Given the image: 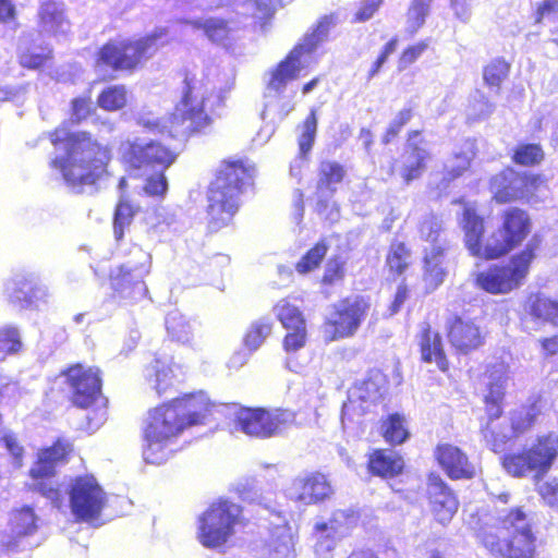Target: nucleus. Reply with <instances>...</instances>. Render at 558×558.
Listing matches in <instances>:
<instances>
[{"label":"nucleus","mask_w":558,"mask_h":558,"mask_svg":"<svg viewBox=\"0 0 558 558\" xmlns=\"http://www.w3.org/2000/svg\"><path fill=\"white\" fill-rule=\"evenodd\" d=\"M213 408L207 396L198 392L185 395L150 411L144 429V460L150 464L167 461L172 440L186 427L204 424Z\"/></svg>","instance_id":"f257e3e1"},{"label":"nucleus","mask_w":558,"mask_h":558,"mask_svg":"<svg viewBox=\"0 0 558 558\" xmlns=\"http://www.w3.org/2000/svg\"><path fill=\"white\" fill-rule=\"evenodd\" d=\"M54 146L56 156L51 167L58 170L65 182L76 193L84 186L94 185L106 172L109 153L92 140L86 132H68L57 129L48 135Z\"/></svg>","instance_id":"f03ea898"},{"label":"nucleus","mask_w":558,"mask_h":558,"mask_svg":"<svg viewBox=\"0 0 558 558\" xmlns=\"http://www.w3.org/2000/svg\"><path fill=\"white\" fill-rule=\"evenodd\" d=\"M331 23L328 16L322 19L311 34H306L282 61L265 74L263 119L272 116L282 120L294 109L291 100L284 97L287 86L316 62L314 52L327 37Z\"/></svg>","instance_id":"7ed1b4c3"},{"label":"nucleus","mask_w":558,"mask_h":558,"mask_svg":"<svg viewBox=\"0 0 558 558\" xmlns=\"http://www.w3.org/2000/svg\"><path fill=\"white\" fill-rule=\"evenodd\" d=\"M222 104V98L216 94L208 82L195 75H186L182 90V99L175 106L170 125L159 119L143 118L141 124L153 132L167 133L174 137L198 131L210 122V113Z\"/></svg>","instance_id":"20e7f679"},{"label":"nucleus","mask_w":558,"mask_h":558,"mask_svg":"<svg viewBox=\"0 0 558 558\" xmlns=\"http://www.w3.org/2000/svg\"><path fill=\"white\" fill-rule=\"evenodd\" d=\"M462 226L465 233V245L470 253L474 256L493 259L507 254L526 238L530 231V218L520 208L507 209L504 214L502 227L494 232L484 245L481 243L484 221L473 207L464 206Z\"/></svg>","instance_id":"39448f33"},{"label":"nucleus","mask_w":558,"mask_h":558,"mask_svg":"<svg viewBox=\"0 0 558 558\" xmlns=\"http://www.w3.org/2000/svg\"><path fill=\"white\" fill-rule=\"evenodd\" d=\"M255 167L248 160L226 161L220 166L207 194L211 229L227 226L240 207V197L252 185Z\"/></svg>","instance_id":"423d86ee"},{"label":"nucleus","mask_w":558,"mask_h":558,"mask_svg":"<svg viewBox=\"0 0 558 558\" xmlns=\"http://www.w3.org/2000/svg\"><path fill=\"white\" fill-rule=\"evenodd\" d=\"M495 531L492 527L480 530L477 537L484 547L500 558H533L535 536L527 515L521 508L501 512Z\"/></svg>","instance_id":"0eeeda50"},{"label":"nucleus","mask_w":558,"mask_h":558,"mask_svg":"<svg viewBox=\"0 0 558 558\" xmlns=\"http://www.w3.org/2000/svg\"><path fill=\"white\" fill-rule=\"evenodd\" d=\"M558 458V434L539 435L519 450L501 459L505 471L513 477H532L541 481Z\"/></svg>","instance_id":"6e6552de"},{"label":"nucleus","mask_w":558,"mask_h":558,"mask_svg":"<svg viewBox=\"0 0 558 558\" xmlns=\"http://www.w3.org/2000/svg\"><path fill=\"white\" fill-rule=\"evenodd\" d=\"M63 375L70 385L73 403L84 409L93 408L86 415L89 428H98L107 418V400L101 393L99 369L75 364L69 367Z\"/></svg>","instance_id":"1a4fd4ad"},{"label":"nucleus","mask_w":558,"mask_h":558,"mask_svg":"<svg viewBox=\"0 0 558 558\" xmlns=\"http://www.w3.org/2000/svg\"><path fill=\"white\" fill-rule=\"evenodd\" d=\"M151 254L133 245L129 258L110 271V286L114 296L125 302H137L147 293L144 278L150 272Z\"/></svg>","instance_id":"9d476101"},{"label":"nucleus","mask_w":558,"mask_h":558,"mask_svg":"<svg viewBox=\"0 0 558 558\" xmlns=\"http://www.w3.org/2000/svg\"><path fill=\"white\" fill-rule=\"evenodd\" d=\"M539 241L533 238L526 247L514 255L507 265H494L476 276V283L493 294L508 293L520 287L529 274L530 264L535 257Z\"/></svg>","instance_id":"9b49d317"},{"label":"nucleus","mask_w":558,"mask_h":558,"mask_svg":"<svg viewBox=\"0 0 558 558\" xmlns=\"http://www.w3.org/2000/svg\"><path fill=\"white\" fill-rule=\"evenodd\" d=\"M242 521V509L229 500L214 502L202 514L198 523V539L207 548L225 545Z\"/></svg>","instance_id":"f8f14e48"},{"label":"nucleus","mask_w":558,"mask_h":558,"mask_svg":"<svg viewBox=\"0 0 558 558\" xmlns=\"http://www.w3.org/2000/svg\"><path fill=\"white\" fill-rule=\"evenodd\" d=\"M165 35L163 29L136 41L112 44L109 43L101 48L97 59L96 68L100 71L104 66L113 70H126L136 66L143 59L153 56L158 47L159 40Z\"/></svg>","instance_id":"ddd939ff"},{"label":"nucleus","mask_w":558,"mask_h":558,"mask_svg":"<svg viewBox=\"0 0 558 558\" xmlns=\"http://www.w3.org/2000/svg\"><path fill=\"white\" fill-rule=\"evenodd\" d=\"M71 450L70 442L58 440L38 453V459L29 471L33 481L31 488L48 498L58 509L63 506L64 498L53 481L54 470L59 463L65 461Z\"/></svg>","instance_id":"4468645a"},{"label":"nucleus","mask_w":558,"mask_h":558,"mask_svg":"<svg viewBox=\"0 0 558 558\" xmlns=\"http://www.w3.org/2000/svg\"><path fill=\"white\" fill-rule=\"evenodd\" d=\"M69 506L77 521L92 522L100 517L107 494L93 475L72 478L66 487Z\"/></svg>","instance_id":"2eb2a0df"},{"label":"nucleus","mask_w":558,"mask_h":558,"mask_svg":"<svg viewBox=\"0 0 558 558\" xmlns=\"http://www.w3.org/2000/svg\"><path fill=\"white\" fill-rule=\"evenodd\" d=\"M295 421V414L291 410H265V409H240L236 412V426L244 434L257 437L269 438L281 434Z\"/></svg>","instance_id":"dca6fc26"},{"label":"nucleus","mask_w":558,"mask_h":558,"mask_svg":"<svg viewBox=\"0 0 558 558\" xmlns=\"http://www.w3.org/2000/svg\"><path fill=\"white\" fill-rule=\"evenodd\" d=\"M368 304L361 296H351L333 305L326 318L325 337L332 341L353 336L363 322Z\"/></svg>","instance_id":"f3484780"},{"label":"nucleus","mask_w":558,"mask_h":558,"mask_svg":"<svg viewBox=\"0 0 558 558\" xmlns=\"http://www.w3.org/2000/svg\"><path fill=\"white\" fill-rule=\"evenodd\" d=\"M124 161L134 169L165 170L175 159V155L155 140L135 138L121 145Z\"/></svg>","instance_id":"a211bd4d"},{"label":"nucleus","mask_w":558,"mask_h":558,"mask_svg":"<svg viewBox=\"0 0 558 558\" xmlns=\"http://www.w3.org/2000/svg\"><path fill=\"white\" fill-rule=\"evenodd\" d=\"M8 301L22 310H37L47 304L50 293L39 276L33 271L15 274L4 286Z\"/></svg>","instance_id":"6ab92c4d"},{"label":"nucleus","mask_w":558,"mask_h":558,"mask_svg":"<svg viewBox=\"0 0 558 558\" xmlns=\"http://www.w3.org/2000/svg\"><path fill=\"white\" fill-rule=\"evenodd\" d=\"M290 499L303 505H317L333 495L328 477L320 472H304L298 475L287 489Z\"/></svg>","instance_id":"aec40b11"},{"label":"nucleus","mask_w":558,"mask_h":558,"mask_svg":"<svg viewBox=\"0 0 558 558\" xmlns=\"http://www.w3.org/2000/svg\"><path fill=\"white\" fill-rule=\"evenodd\" d=\"M38 520L34 510L28 506L14 510L10 518V534L1 542L0 554L15 553L32 547L26 538L37 531Z\"/></svg>","instance_id":"412c9836"},{"label":"nucleus","mask_w":558,"mask_h":558,"mask_svg":"<svg viewBox=\"0 0 558 558\" xmlns=\"http://www.w3.org/2000/svg\"><path fill=\"white\" fill-rule=\"evenodd\" d=\"M535 179L520 174L512 169H506L493 177L490 190L498 203H507L526 197L534 186Z\"/></svg>","instance_id":"4be33fe9"},{"label":"nucleus","mask_w":558,"mask_h":558,"mask_svg":"<svg viewBox=\"0 0 558 558\" xmlns=\"http://www.w3.org/2000/svg\"><path fill=\"white\" fill-rule=\"evenodd\" d=\"M427 495L436 520L442 525L448 524L457 512L459 504L452 490L438 474L428 475Z\"/></svg>","instance_id":"5701e85b"},{"label":"nucleus","mask_w":558,"mask_h":558,"mask_svg":"<svg viewBox=\"0 0 558 558\" xmlns=\"http://www.w3.org/2000/svg\"><path fill=\"white\" fill-rule=\"evenodd\" d=\"M435 458L451 480H471L476 476V465L457 446L450 444L438 445L435 449Z\"/></svg>","instance_id":"b1692460"},{"label":"nucleus","mask_w":558,"mask_h":558,"mask_svg":"<svg viewBox=\"0 0 558 558\" xmlns=\"http://www.w3.org/2000/svg\"><path fill=\"white\" fill-rule=\"evenodd\" d=\"M418 132L410 133L405 148L400 157L399 173L402 179L410 183L418 179L426 169V162L430 157L427 143L418 137Z\"/></svg>","instance_id":"393cba45"},{"label":"nucleus","mask_w":558,"mask_h":558,"mask_svg":"<svg viewBox=\"0 0 558 558\" xmlns=\"http://www.w3.org/2000/svg\"><path fill=\"white\" fill-rule=\"evenodd\" d=\"M539 414L538 408L533 404L529 409H522L519 411H514L511 414V428L507 432L501 433L500 435H496L495 432L489 429L487 426L485 432V438L487 442L490 445L492 450L497 452L501 450L502 446L507 440L511 439L513 436L519 435L531 428Z\"/></svg>","instance_id":"a878e982"},{"label":"nucleus","mask_w":558,"mask_h":558,"mask_svg":"<svg viewBox=\"0 0 558 558\" xmlns=\"http://www.w3.org/2000/svg\"><path fill=\"white\" fill-rule=\"evenodd\" d=\"M40 34L27 33L20 37L17 57L20 64L27 69H39L52 58V49L39 40Z\"/></svg>","instance_id":"bb28decb"},{"label":"nucleus","mask_w":558,"mask_h":558,"mask_svg":"<svg viewBox=\"0 0 558 558\" xmlns=\"http://www.w3.org/2000/svg\"><path fill=\"white\" fill-rule=\"evenodd\" d=\"M448 338L451 345L461 353L476 350L484 342L480 327L472 320L461 317H456L450 324Z\"/></svg>","instance_id":"cd10ccee"},{"label":"nucleus","mask_w":558,"mask_h":558,"mask_svg":"<svg viewBox=\"0 0 558 558\" xmlns=\"http://www.w3.org/2000/svg\"><path fill=\"white\" fill-rule=\"evenodd\" d=\"M40 33L51 36L65 35L70 31V21L62 2L47 0L38 10Z\"/></svg>","instance_id":"c85d7f7f"},{"label":"nucleus","mask_w":558,"mask_h":558,"mask_svg":"<svg viewBox=\"0 0 558 558\" xmlns=\"http://www.w3.org/2000/svg\"><path fill=\"white\" fill-rule=\"evenodd\" d=\"M506 381L507 376L504 365H496L489 371L485 403L487 415L492 421L501 415V401L505 395Z\"/></svg>","instance_id":"c756f323"},{"label":"nucleus","mask_w":558,"mask_h":558,"mask_svg":"<svg viewBox=\"0 0 558 558\" xmlns=\"http://www.w3.org/2000/svg\"><path fill=\"white\" fill-rule=\"evenodd\" d=\"M446 250L447 247L442 244L425 248L424 281L429 290H435L444 282L446 276V270L444 268Z\"/></svg>","instance_id":"7c9ffc66"},{"label":"nucleus","mask_w":558,"mask_h":558,"mask_svg":"<svg viewBox=\"0 0 558 558\" xmlns=\"http://www.w3.org/2000/svg\"><path fill=\"white\" fill-rule=\"evenodd\" d=\"M385 377L376 371L372 372L367 379L357 383L349 390V401L354 403L361 401L362 403H375L385 392Z\"/></svg>","instance_id":"2f4dec72"},{"label":"nucleus","mask_w":558,"mask_h":558,"mask_svg":"<svg viewBox=\"0 0 558 558\" xmlns=\"http://www.w3.org/2000/svg\"><path fill=\"white\" fill-rule=\"evenodd\" d=\"M403 466L402 458L392 450H377L368 461L371 472L383 477L396 476Z\"/></svg>","instance_id":"473e14b6"},{"label":"nucleus","mask_w":558,"mask_h":558,"mask_svg":"<svg viewBox=\"0 0 558 558\" xmlns=\"http://www.w3.org/2000/svg\"><path fill=\"white\" fill-rule=\"evenodd\" d=\"M267 558H294V542L290 527L277 526L267 544Z\"/></svg>","instance_id":"72a5a7b5"},{"label":"nucleus","mask_w":558,"mask_h":558,"mask_svg":"<svg viewBox=\"0 0 558 558\" xmlns=\"http://www.w3.org/2000/svg\"><path fill=\"white\" fill-rule=\"evenodd\" d=\"M420 345L422 359L425 362H435L441 371L447 368L448 362L438 333L432 332L429 328L423 330Z\"/></svg>","instance_id":"f704fd0d"},{"label":"nucleus","mask_w":558,"mask_h":558,"mask_svg":"<svg viewBox=\"0 0 558 558\" xmlns=\"http://www.w3.org/2000/svg\"><path fill=\"white\" fill-rule=\"evenodd\" d=\"M145 378L158 396H161L172 386L173 374L167 361L155 359L145 368Z\"/></svg>","instance_id":"c9c22d12"},{"label":"nucleus","mask_w":558,"mask_h":558,"mask_svg":"<svg viewBox=\"0 0 558 558\" xmlns=\"http://www.w3.org/2000/svg\"><path fill=\"white\" fill-rule=\"evenodd\" d=\"M360 515L353 509H339L332 512L330 519L327 522H320L325 524L326 530L337 535L340 538H344L356 527Z\"/></svg>","instance_id":"e433bc0d"},{"label":"nucleus","mask_w":558,"mask_h":558,"mask_svg":"<svg viewBox=\"0 0 558 558\" xmlns=\"http://www.w3.org/2000/svg\"><path fill=\"white\" fill-rule=\"evenodd\" d=\"M166 329L172 340L181 343L190 342L194 331L192 323L178 310L168 313Z\"/></svg>","instance_id":"4c0bfd02"},{"label":"nucleus","mask_w":558,"mask_h":558,"mask_svg":"<svg viewBox=\"0 0 558 558\" xmlns=\"http://www.w3.org/2000/svg\"><path fill=\"white\" fill-rule=\"evenodd\" d=\"M345 171L341 165L335 161H324L319 168L317 192L333 194L336 185L344 178Z\"/></svg>","instance_id":"58836bf2"},{"label":"nucleus","mask_w":558,"mask_h":558,"mask_svg":"<svg viewBox=\"0 0 558 558\" xmlns=\"http://www.w3.org/2000/svg\"><path fill=\"white\" fill-rule=\"evenodd\" d=\"M527 308L533 318L558 326V302L544 295H536L530 299Z\"/></svg>","instance_id":"ea45409f"},{"label":"nucleus","mask_w":558,"mask_h":558,"mask_svg":"<svg viewBox=\"0 0 558 558\" xmlns=\"http://www.w3.org/2000/svg\"><path fill=\"white\" fill-rule=\"evenodd\" d=\"M271 330L272 324L269 318L263 317L253 322L243 338L245 350L250 353L258 350L267 337L271 333Z\"/></svg>","instance_id":"a19ab883"},{"label":"nucleus","mask_w":558,"mask_h":558,"mask_svg":"<svg viewBox=\"0 0 558 558\" xmlns=\"http://www.w3.org/2000/svg\"><path fill=\"white\" fill-rule=\"evenodd\" d=\"M313 535L315 537V557L333 558V550L342 538L327 531L323 523H315L313 527Z\"/></svg>","instance_id":"79ce46f5"},{"label":"nucleus","mask_w":558,"mask_h":558,"mask_svg":"<svg viewBox=\"0 0 558 558\" xmlns=\"http://www.w3.org/2000/svg\"><path fill=\"white\" fill-rule=\"evenodd\" d=\"M274 311L284 329L306 326L300 307L290 299H283L279 301L274 307Z\"/></svg>","instance_id":"37998d69"},{"label":"nucleus","mask_w":558,"mask_h":558,"mask_svg":"<svg viewBox=\"0 0 558 558\" xmlns=\"http://www.w3.org/2000/svg\"><path fill=\"white\" fill-rule=\"evenodd\" d=\"M442 231V219L433 213L424 215L418 223L420 236L422 240L429 242L430 247L437 244H442L447 247L446 242L441 239Z\"/></svg>","instance_id":"c03bdc74"},{"label":"nucleus","mask_w":558,"mask_h":558,"mask_svg":"<svg viewBox=\"0 0 558 558\" xmlns=\"http://www.w3.org/2000/svg\"><path fill=\"white\" fill-rule=\"evenodd\" d=\"M432 0H413L407 13L405 32L411 36L424 25L429 14Z\"/></svg>","instance_id":"a18cd8bd"},{"label":"nucleus","mask_w":558,"mask_h":558,"mask_svg":"<svg viewBox=\"0 0 558 558\" xmlns=\"http://www.w3.org/2000/svg\"><path fill=\"white\" fill-rule=\"evenodd\" d=\"M299 136V153L302 156H306L315 142L317 132V117L315 109H312L310 114L306 117L304 122L298 128Z\"/></svg>","instance_id":"49530a36"},{"label":"nucleus","mask_w":558,"mask_h":558,"mask_svg":"<svg viewBox=\"0 0 558 558\" xmlns=\"http://www.w3.org/2000/svg\"><path fill=\"white\" fill-rule=\"evenodd\" d=\"M384 438L391 445H400L409 437L404 425V418L399 414H391L381 426Z\"/></svg>","instance_id":"de8ad7c7"},{"label":"nucleus","mask_w":558,"mask_h":558,"mask_svg":"<svg viewBox=\"0 0 558 558\" xmlns=\"http://www.w3.org/2000/svg\"><path fill=\"white\" fill-rule=\"evenodd\" d=\"M329 245L326 240L319 241L312 247L296 264L295 268L300 274H307L317 268L328 252Z\"/></svg>","instance_id":"09e8293b"},{"label":"nucleus","mask_w":558,"mask_h":558,"mask_svg":"<svg viewBox=\"0 0 558 558\" xmlns=\"http://www.w3.org/2000/svg\"><path fill=\"white\" fill-rule=\"evenodd\" d=\"M21 348V335L15 326L8 325L0 328V361L9 354L19 352Z\"/></svg>","instance_id":"8fccbe9b"},{"label":"nucleus","mask_w":558,"mask_h":558,"mask_svg":"<svg viewBox=\"0 0 558 558\" xmlns=\"http://www.w3.org/2000/svg\"><path fill=\"white\" fill-rule=\"evenodd\" d=\"M126 104V90L124 86H109L98 97V105L109 111L119 110Z\"/></svg>","instance_id":"3c124183"},{"label":"nucleus","mask_w":558,"mask_h":558,"mask_svg":"<svg viewBox=\"0 0 558 558\" xmlns=\"http://www.w3.org/2000/svg\"><path fill=\"white\" fill-rule=\"evenodd\" d=\"M136 213V209L126 201L121 199L118 204L113 218V233L117 240H121L124 230L128 228Z\"/></svg>","instance_id":"603ef678"},{"label":"nucleus","mask_w":558,"mask_h":558,"mask_svg":"<svg viewBox=\"0 0 558 558\" xmlns=\"http://www.w3.org/2000/svg\"><path fill=\"white\" fill-rule=\"evenodd\" d=\"M149 231L158 238H165L168 231H175V218L165 208L156 209L154 216L148 218Z\"/></svg>","instance_id":"864d4df0"},{"label":"nucleus","mask_w":558,"mask_h":558,"mask_svg":"<svg viewBox=\"0 0 558 558\" xmlns=\"http://www.w3.org/2000/svg\"><path fill=\"white\" fill-rule=\"evenodd\" d=\"M410 253L401 242L392 243L387 255V266L396 275H401L409 266Z\"/></svg>","instance_id":"5fc2aeb1"},{"label":"nucleus","mask_w":558,"mask_h":558,"mask_svg":"<svg viewBox=\"0 0 558 558\" xmlns=\"http://www.w3.org/2000/svg\"><path fill=\"white\" fill-rule=\"evenodd\" d=\"M494 111V105L488 101L485 95L476 90L470 98L468 107V118L470 120H482L486 119Z\"/></svg>","instance_id":"6e6d98bb"},{"label":"nucleus","mask_w":558,"mask_h":558,"mask_svg":"<svg viewBox=\"0 0 558 558\" xmlns=\"http://www.w3.org/2000/svg\"><path fill=\"white\" fill-rule=\"evenodd\" d=\"M191 25L195 28H203L206 36L214 43H221L229 32L227 23L219 19H209L205 22L195 21Z\"/></svg>","instance_id":"4d7b16f0"},{"label":"nucleus","mask_w":558,"mask_h":558,"mask_svg":"<svg viewBox=\"0 0 558 558\" xmlns=\"http://www.w3.org/2000/svg\"><path fill=\"white\" fill-rule=\"evenodd\" d=\"M316 211L326 221L333 223L340 218V210L336 202L332 199V194L317 192Z\"/></svg>","instance_id":"13d9d810"},{"label":"nucleus","mask_w":558,"mask_h":558,"mask_svg":"<svg viewBox=\"0 0 558 558\" xmlns=\"http://www.w3.org/2000/svg\"><path fill=\"white\" fill-rule=\"evenodd\" d=\"M509 65L504 60H494L484 70V81L492 87H498L507 76Z\"/></svg>","instance_id":"bf43d9fd"},{"label":"nucleus","mask_w":558,"mask_h":558,"mask_svg":"<svg viewBox=\"0 0 558 558\" xmlns=\"http://www.w3.org/2000/svg\"><path fill=\"white\" fill-rule=\"evenodd\" d=\"M544 157L541 146L536 144H527L520 146L514 153V161L523 166H532L538 163Z\"/></svg>","instance_id":"052dcab7"},{"label":"nucleus","mask_w":558,"mask_h":558,"mask_svg":"<svg viewBox=\"0 0 558 558\" xmlns=\"http://www.w3.org/2000/svg\"><path fill=\"white\" fill-rule=\"evenodd\" d=\"M473 157L474 153L472 151V145L469 144L468 150L457 154L453 162L446 163V170L452 179L458 178L469 168Z\"/></svg>","instance_id":"680f3d73"},{"label":"nucleus","mask_w":558,"mask_h":558,"mask_svg":"<svg viewBox=\"0 0 558 558\" xmlns=\"http://www.w3.org/2000/svg\"><path fill=\"white\" fill-rule=\"evenodd\" d=\"M411 118L412 110L410 108H404L400 110L392 119V121L389 123V126L383 137V142L385 144L390 143L391 140L399 134L401 129L411 120Z\"/></svg>","instance_id":"e2e57ef3"},{"label":"nucleus","mask_w":558,"mask_h":558,"mask_svg":"<svg viewBox=\"0 0 558 558\" xmlns=\"http://www.w3.org/2000/svg\"><path fill=\"white\" fill-rule=\"evenodd\" d=\"M288 333L283 340V348L287 352H295L303 348L306 342V326L287 329Z\"/></svg>","instance_id":"0e129e2a"},{"label":"nucleus","mask_w":558,"mask_h":558,"mask_svg":"<svg viewBox=\"0 0 558 558\" xmlns=\"http://www.w3.org/2000/svg\"><path fill=\"white\" fill-rule=\"evenodd\" d=\"M156 174L147 178L144 190L148 195L162 196L168 190V183L163 170H155Z\"/></svg>","instance_id":"69168bd1"},{"label":"nucleus","mask_w":558,"mask_h":558,"mask_svg":"<svg viewBox=\"0 0 558 558\" xmlns=\"http://www.w3.org/2000/svg\"><path fill=\"white\" fill-rule=\"evenodd\" d=\"M236 493L244 501L262 504L259 489L255 480H245L244 482L238 483Z\"/></svg>","instance_id":"338daca9"},{"label":"nucleus","mask_w":558,"mask_h":558,"mask_svg":"<svg viewBox=\"0 0 558 558\" xmlns=\"http://www.w3.org/2000/svg\"><path fill=\"white\" fill-rule=\"evenodd\" d=\"M537 490L549 507L558 508V483L556 481L539 483Z\"/></svg>","instance_id":"774afa93"}]
</instances>
